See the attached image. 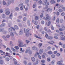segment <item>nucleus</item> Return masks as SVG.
Here are the masks:
<instances>
[{
    "label": "nucleus",
    "instance_id": "a878e982",
    "mask_svg": "<svg viewBox=\"0 0 65 65\" xmlns=\"http://www.w3.org/2000/svg\"><path fill=\"white\" fill-rule=\"evenodd\" d=\"M35 37H36V38H38V39H42L41 38L37 36H35Z\"/></svg>",
    "mask_w": 65,
    "mask_h": 65
},
{
    "label": "nucleus",
    "instance_id": "79ce46f5",
    "mask_svg": "<svg viewBox=\"0 0 65 65\" xmlns=\"http://www.w3.org/2000/svg\"><path fill=\"white\" fill-rule=\"evenodd\" d=\"M51 25V21H49L48 22V23L47 26H49Z\"/></svg>",
    "mask_w": 65,
    "mask_h": 65
},
{
    "label": "nucleus",
    "instance_id": "a18cd8bd",
    "mask_svg": "<svg viewBox=\"0 0 65 65\" xmlns=\"http://www.w3.org/2000/svg\"><path fill=\"white\" fill-rule=\"evenodd\" d=\"M7 32L6 31V30H5L4 31H3V33L4 34H6Z\"/></svg>",
    "mask_w": 65,
    "mask_h": 65
},
{
    "label": "nucleus",
    "instance_id": "ddd939ff",
    "mask_svg": "<svg viewBox=\"0 0 65 65\" xmlns=\"http://www.w3.org/2000/svg\"><path fill=\"white\" fill-rule=\"evenodd\" d=\"M14 28L16 30H18L19 29V27L17 25H15L14 26Z\"/></svg>",
    "mask_w": 65,
    "mask_h": 65
},
{
    "label": "nucleus",
    "instance_id": "393cba45",
    "mask_svg": "<svg viewBox=\"0 0 65 65\" xmlns=\"http://www.w3.org/2000/svg\"><path fill=\"white\" fill-rule=\"evenodd\" d=\"M3 64V61L2 60L0 61V64L2 65Z\"/></svg>",
    "mask_w": 65,
    "mask_h": 65
},
{
    "label": "nucleus",
    "instance_id": "1a4fd4ad",
    "mask_svg": "<svg viewBox=\"0 0 65 65\" xmlns=\"http://www.w3.org/2000/svg\"><path fill=\"white\" fill-rule=\"evenodd\" d=\"M11 3V1H9L7 3L6 6H9Z\"/></svg>",
    "mask_w": 65,
    "mask_h": 65
},
{
    "label": "nucleus",
    "instance_id": "2eb2a0df",
    "mask_svg": "<svg viewBox=\"0 0 65 65\" xmlns=\"http://www.w3.org/2000/svg\"><path fill=\"white\" fill-rule=\"evenodd\" d=\"M32 49L33 50H34L35 51L36 50H37V48L35 46L33 47L32 48Z\"/></svg>",
    "mask_w": 65,
    "mask_h": 65
},
{
    "label": "nucleus",
    "instance_id": "49530a36",
    "mask_svg": "<svg viewBox=\"0 0 65 65\" xmlns=\"http://www.w3.org/2000/svg\"><path fill=\"white\" fill-rule=\"evenodd\" d=\"M61 63V61H58L57 62V64H59Z\"/></svg>",
    "mask_w": 65,
    "mask_h": 65
},
{
    "label": "nucleus",
    "instance_id": "58836bf2",
    "mask_svg": "<svg viewBox=\"0 0 65 65\" xmlns=\"http://www.w3.org/2000/svg\"><path fill=\"white\" fill-rule=\"evenodd\" d=\"M41 24H42V25H43V24H44V21L43 20H42L41 21Z\"/></svg>",
    "mask_w": 65,
    "mask_h": 65
},
{
    "label": "nucleus",
    "instance_id": "c9c22d12",
    "mask_svg": "<svg viewBox=\"0 0 65 65\" xmlns=\"http://www.w3.org/2000/svg\"><path fill=\"white\" fill-rule=\"evenodd\" d=\"M35 20H37L38 19V16H36L35 17Z\"/></svg>",
    "mask_w": 65,
    "mask_h": 65
},
{
    "label": "nucleus",
    "instance_id": "9d476101",
    "mask_svg": "<svg viewBox=\"0 0 65 65\" xmlns=\"http://www.w3.org/2000/svg\"><path fill=\"white\" fill-rule=\"evenodd\" d=\"M5 26V24L4 23H3L0 25L1 27H3Z\"/></svg>",
    "mask_w": 65,
    "mask_h": 65
},
{
    "label": "nucleus",
    "instance_id": "c85d7f7f",
    "mask_svg": "<svg viewBox=\"0 0 65 65\" xmlns=\"http://www.w3.org/2000/svg\"><path fill=\"white\" fill-rule=\"evenodd\" d=\"M47 32L49 34H50V33H52V31H51V30L50 29H49L48 30Z\"/></svg>",
    "mask_w": 65,
    "mask_h": 65
},
{
    "label": "nucleus",
    "instance_id": "5701e85b",
    "mask_svg": "<svg viewBox=\"0 0 65 65\" xmlns=\"http://www.w3.org/2000/svg\"><path fill=\"white\" fill-rule=\"evenodd\" d=\"M4 28H0V32H2L4 31Z\"/></svg>",
    "mask_w": 65,
    "mask_h": 65
},
{
    "label": "nucleus",
    "instance_id": "f3484780",
    "mask_svg": "<svg viewBox=\"0 0 65 65\" xmlns=\"http://www.w3.org/2000/svg\"><path fill=\"white\" fill-rule=\"evenodd\" d=\"M31 59L32 62H34V61H35V59L34 57H31Z\"/></svg>",
    "mask_w": 65,
    "mask_h": 65
},
{
    "label": "nucleus",
    "instance_id": "09e8293b",
    "mask_svg": "<svg viewBox=\"0 0 65 65\" xmlns=\"http://www.w3.org/2000/svg\"><path fill=\"white\" fill-rule=\"evenodd\" d=\"M23 20L24 21H25L27 20V18L26 17H24L23 19Z\"/></svg>",
    "mask_w": 65,
    "mask_h": 65
},
{
    "label": "nucleus",
    "instance_id": "cd10ccee",
    "mask_svg": "<svg viewBox=\"0 0 65 65\" xmlns=\"http://www.w3.org/2000/svg\"><path fill=\"white\" fill-rule=\"evenodd\" d=\"M48 53L50 55H52L53 54V52L52 51H49L48 52Z\"/></svg>",
    "mask_w": 65,
    "mask_h": 65
},
{
    "label": "nucleus",
    "instance_id": "774afa93",
    "mask_svg": "<svg viewBox=\"0 0 65 65\" xmlns=\"http://www.w3.org/2000/svg\"><path fill=\"white\" fill-rule=\"evenodd\" d=\"M59 15V12L58 11L56 12V15Z\"/></svg>",
    "mask_w": 65,
    "mask_h": 65
},
{
    "label": "nucleus",
    "instance_id": "a211bd4d",
    "mask_svg": "<svg viewBox=\"0 0 65 65\" xmlns=\"http://www.w3.org/2000/svg\"><path fill=\"white\" fill-rule=\"evenodd\" d=\"M14 48H15L16 50H19V46H14Z\"/></svg>",
    "mask_w": 65,
    "mask_h": 65
},
{
    "label": "nucleus",
    "instance_id": "13d9d810",
    "mask_svg": "<svg viewBox=\"0 0 65 65\" xmlns=\"http://www.w3.org/2000/svg\"><path fill=\"white\" fill-rule=\"evenodd\" d=\"M59 45H62V44L61 42H59Z\"/></svg>",
    "mask_w": 65,
    "mask_h": 65
},
{
    "label": "nucleus",
    "instance_id": "680f3d73",
    "mask_svg": "<svg viewBox=\"0 0 65 65\" xmlns=\"http://www.w3.org/2000/svg\"><path fill=\"white\" fill-rule=\"evenodd\" d=\"M9 31L10 32H11L12 31V29L11 28H9Z\"/></svg>",
    "mask_w": 65,
    "mask_h": 65
},
{
    "label": "nucleus",
    "instance_id": "a19ab883",
    "mask_svg": "<svg viewBox=\"0 0 65 65\" xmlns=\"http://www.w3.org/2000/svg\"><path fill=\"white\" fill-rule=\"evenodd\" d=\"M45 60L44 59L42 60H41V62L42 63H45Z\"/></svg>",
    "mask_w": 65,
    "mask_h": 65
},
{
    "label": "nucleus",
    "instance_id": "6ab92c4d",
    "mask_svg": "<svg viewBox=\"0 0 65 65\" xmlns=\"http://www.w3.org/2000/svg\"><path fill=\"white\" fill-rule=\"evenodd\" d=\"M5 59V60H6L7 61H9V60H10L9 58L8 57H7Z\"/></svg>",
    "mask_w": 65,
    "mask_h": 65
},
{
    "label": "nucleus",
    "instance_id": "603ef678",
    "mask_svg": "<svg viewBox=\"0 0 65 65\" xmlns=\"http://www.w3.org/2000/svg\"><path fill=\"white\" fill-rule=\"evenodd\" d=\"M51 46H48V47H47V50H50V49H51Z\"/></svg>",
    "mask_w": 65,
    "mask_h": 65
},
{
    "label": "nucleus",
    "instance_id": "412c9836",
    "mask_svg": "<svg viewBox=\"0 0 65 65\" xmlns=\"http://www.w3.org/2000/svg\"><path fill=\"white\" fill-rule=\"evenodd\" d=\"M12 13H11L9 15V18L10 19H12Z\"/></svg>",
    "mask_w": 65,
    "mask_h": 65
},
{
    "label": "nucleus",
    "instance_id": "c756f323",
    "mask_svg": "<svg viewBox=\"0 0 65 65\" xmlns=\"http://www.w3.org/2000/svg\"><path fill=\"white\" fill-rule=\"evenodd\" d=\"M51 58L50 57H48L47 58V61H48V62H50L51 61Z\"/></svg>",
    "mask_w": 65,
    "mask_h": 65
},
{
    "label": "nucleus",
    "instance_id": "4468645a",
    "mask_svg": "<svg viewBox=\"0 0 65 65\" xmlns=\"http://www.w3.org/2000/svg\"><path fill=\"white\" fill-rule=\"evenodd\" d=\"M43 49H40L39 51V54H42L43 53Z\"/></svg>",
    "mask_w": 65,
    "mask_h": 65
},
{
    "label": "nucleus",
    "instance_id": "b1692460",
    "mask_svg": "<svg viewBox=\"0 0 65 65\" xmlns=\"http://www.w3.org/2000/svg\"><path fill=\"white\" fill-rule=\"evenodd\" d=\"M55 1H54L53 0H52L51 1V3H52V4H53L54 3H55Z\"/></svg>",
    "mask_w": 65,
    "mask_h": 65
},
{
    "label": "nucleus",
    "instance_id": "6e6552de",
    "mask_svg": "<svg viewBox=\"0 0 65 65\" xmlns=\"http://www.w3.org/2000/svg\"><path fill=\"white\" fill-rule=\"evenodd\" d=\"M10 35L12 37L14 35V32H11L10 33Z\"/></svg>",
    "mask_w": 65,
    "mask_h": 65
},
{
    "label": "nucleus",
    "instance_id": "ea45409f",
    "mask_svg": "<svg viewBox=\"0 0 65 65\" xmlns=\"http://www.w3.org/2000/svg\"><path fill=\"white\" fill-rule=\"evenodd\" d=\"M3 5H6V2H5V1H3Z\"/></svg>",
    "mask_w": 65,
    "mask_h": 65
},
{
    "label": "nucleus",
    "instance_id": "69168bd1",
    "mask_svg": "<svg viewBox=\"0 0 65 65\" xmlns=\"http://www.w3.org/2000/svg\"><path fill=\"white\" fill-rule=\"evenodd\" d=\"M0 12L1 13H2V12H3V11L2 10V9H0Z\"/></svg>",
    "mask_w": 65,
    "mask_h": 65
},
{
    "label": "nucleus",
    "instance_id": "f8f14e48",
    "mask_svg": "<svg viewBox=\"0 0 65 65\" xmlns=\"http://www.w3.org/2000/svg\"><path fill=\"white\" fill-rule=\"evenodd\" d=\"M53 39V38L52 37V36H48V39Z\"/></svg>",
    "mask_w": 65,
    "mask_h": 65
},
{
    "label": "nucleus",
    "instance_id": "5fc2aeb1",
    "mask_svg": "<svg viewBox=\"0 0 65 65\" xmlns=\"http://www.w3.org/2000/svg\"><path fill=\"white\" fill-rule=\"evenodd\" d=\"M9 53H10V54H12V51H11V50H10V49H9Z\"/></svg>",
    "mask_w": 65,
    "mask_h": 65
},
{
    "label": "nucleus",
    "instance_id": "0eeeda50",
    "mask_svg": "<svg viewBox=\"0 0 65 65\" xmlns=\"http://www.w3.org/2000/svg\"><path fill=\"white\" fill-rule=\"evenodd\" d=\"M23 33V30L20 29L19 32V34L20 35H22Z\"/></svg>",
    "mask_w": 65,
    "mask_h": 65
},
{
    "label": "nucleus",
    "instance_id": "de8ad7c7",
    "mask_svg": "<svg viewBox=\"0 0 65 65\" xmlns=\"http://www.w3.org/2000/svg\"><path fill=\"white\" fill-rule=\"evenodd\" d=\"M54 38L56 39H58V37L56 36H54Z\"/></svg>",
    "mask_w": 65,
    "mask_h": 65
},
{
    "label": "nucleus",
    "instance_id": "8fccbe9b",
    "mask_svg": "<svg viewBox=\"0 0 65 65\" xmlns=\"http://www.w3.org/2000/svg\"><path fill=\"white\" fill-rule=\"evenodd\" d=\"M41 14H42L40 15V18H42L43 17V14L42 13Z\"/></svg>",
    "mask_w": 65,
    "mask_h": 65
},
{
    "label": "nucleus",
    "instance_id": "39448f33",
    "mask_svg": "<svg viewBox=\"0 0 65 65\" xmlns=\"http://www.w3.org/2000/svg\"><path fill=\"white\" fill-rule=\"evenodd\" d=\"M51 16L48 15H47L46 17V21H47V20H48V21H50V20H51Z\"/></svg>",
    "mask_w": 65,
    "mask_h": 65
},
{
    "label": "nucleus",
    "instance_id": "6e6d98bb",
    "mask_svg": "<svg viewBox=\"0 0 65 65\" xmlns=\"http://www.w3.org/2000/svg\"><path fill=\"white\" fill-rule=\"evenodd\" d=\"M24 63L25 65H26V64H27V61L25 60L24 61Z\"/></svg>",
    "mask_w": 65,
    "mask_h": 65
},
{
    "label": "nucleus",
    "instance_id": "aec40b11",
    "mask_svg": "<svg viewBox=\"0 0 65 65\" xmlns=\"http://www.w3.org/2000/svg\"><path fill=\"white\" fill-rule=\"evenodd\" d=\"M2 17L3 18H5V17H6L5 15L4 14H2Z\"/></svg>",
    "mask_w": 65,
    "mask_h": 65
},
{
    "label": "nucleus",
    "instance_id": "2f4dec72",
    "mask_svg": "<svg viewBox=\"0 0 65 65\" xmlns=\"http://www.w3.org/2000/svg\"><path fill=\"white\" fill-rule=\"evenodd\" d=\"M30 42V41L28 40H26V42L27 44H28Z\"/></svg>",
    "mask_w": 65,
    "mask_h": 65
},
{
    "label": "nucleus",
    "instance_id": "0e129e2a",
    "mask_svg": "<svg viewBox=\"0 0 65 65\" xmlns=\"http://www.w3.org/2000/svg\"><path fill=\"white\" fill-rule=\"evenodd\" d=\"M39 28V25H38L37 26V29H38Z\"/></svg>",
    "mask_w": 65,
    "mask_h": 65
},
{
    "label": "nucleus",
    "instance_id": "423d86ee",
    "mask_svg": "<svg viewBox=\"0 0 65 65\" xmlns=\"http://www.w3.org/2000/svg\"><path fill=\"white\" fill-rule=\"evenodd\" d=\"M60 37L61 38V40H65V37L64 35H61V36Z\"/></svg>",
    "mask_w": 65,
    "mask_h": 65
},
{
    "label": "nucleus",
    "instance_id": "e2e57ef3",
    "mask_svg": "<svg viewBox=\"0 0 65 65\" xmlns=\"http://www.w3.org/2000/svg\"><path fill=\"white\" fill-rule=\"evenodd\" d=\"M23 6V5L22 4H20L18 5V7H20V6Z\"/></svg>",
    "mask_w": 65,
    "mask_h": 65
},
{
    "label": "nucleus",
    "instance_id": "f03ea898",
    "mask_svg": "<svg viewBox=\"0 0 65 65\" xmlns=\"http://www.w3.org/2000/svg\"><path fill=\"white\" fill-rule=\"evenodd\" d=\"M24 31L25 32L26 36H29L30 35V33H29V30L28 29H26V31H25V29Z\"/></svg>",
    "mask_w": 65,
    "mask_h": 65
},
{
    "label": "nucleus",
    "instance_id": "338daca9",
    "mask_svg": "<svg viewBox=\"0 0 65 65\" xmlns=\"http://www.w3.org/2000/svg\"><path fill=\"white\" fill-rule=\"evenodd\" d=\"M3 39H5V38H6V36H3Z\"/></svg>",
    "mask_w": 65,
    "mask_h": 65
},
{
    "label": "nucleus",
    "instance_id": "f704fd0d",
    "mask_svg": "<svg viewBox=\"0 0 65 65\" xmlns=\"http://www.w3.org/2000/svg\"><path fill=\"white\" fill-rule=\"evenodd\" d=\"M38 3L39 4H42V1L41 0H40L38 2Z\"/></svg>",
    "mask_w": 65,
    "mask_h": 65
},
{
    "label": "nucleus",
    "instance_id": "4be33fe9",
    "mask_svg": "<svg viewBox=\"0 0 65 65\" xmlns=\"http://www.w3.org/2000/svg\"><path fill=\"white\" fill-rule=\"evenodd\" d=\"M34 23L35 25H37V24H38V22L37 21H35L34 22Z\"/></svg>",
    "mask_w": 65,
    "mask_h": 65
},
{
    "label": "nucleus",
    "instance_id": "4c0bfd02",
    "mask_svg": "<svg viewBox=\"0 0 65 65\" xmlns=\"http://www.w3.org/2000/svg\"><path fill=\"white\" fill-rule=\"evenodd\" d=\"M56 22L57 24H59V18H58L56 20Z\"/></svg>",
    "mask_w": 65,
    "mask_h": 65
},
{
    "label": "nucleus",
    "instance_id": "72a5a7b5",
    "mask_svg": "<svg viewBox=\"0 0 65 65\" xmlns=\"http://www.w3.org/2000/svg\"><path fill=\"white\" fill-rule=\"evenodd\" d=\"M11 50L13 51L14 52H15V50L14 48H12V47H11Z\"/></svg>",
    "mask_w": 65,
    "mask_h": 65
},
{
    "label": "nucleus",
    "instance_id": "7c9ffc66",
    "mask_svg": "<svg viewBox=\"0 0 65 65\" xmlns=\"http://www.w3.org/2000/svg\"><path fill=\"white\" fill-rule=\"evenodd\" d=\"M15 10L16 11H19V8L18 7H16L15 8Z\"/></svg>",
    "mask_w": 65,
    "mask_h": 65
},
{
    "label": "nucleus",
    "instance_id": "f257e3e1",
    "mask_svg": "<svg viewBox=\"0 0 65 65\" xmlns=\"http://www.w3.org/2000/svg\"><path fill=\"white\" fill-rule=\"evenodd\" d=\"M18 43H19V47H26L27 46V44H25L23 46V43L22 41L19 40L18 41Z\"/></svg>",
    "mask_w": 65,
    "mask_h": 65
},
{
    "label": "nucleus",
    "instance_id": "bb28decb",
    "mask_svg": "<svg viewBox=\"0 0 65 65\" xmlns=\"http://www.w3.org/2000/svg\"><path fill=\"white\" fill-rule=\"evenodd\" d=\"M42 43H40L39 44V47H41L42 46Z\"/></svg>",
    "mask_w": 65,
    "mask_h": 65
},
{
    "label": "nucleus",
    "instance_id": "dca6fc26",
    "mask_svg": "<svg viewBox=\"0 0 65 65\" xmlns=\"http://www.w3.org/2000/svg\"><path fill=\"white\" fill-rule=\"evenodd\" d=\"M30 49L29 48H28L25 51V53H27L28 52V51H30Z\"/></svg>",
    "mask_w": 65,
    "mask_h": 65
},
{
    "label": "nucleus",
    "instance_id": "37998d69",
    "mask_svg": "<svg viewBox=\"0 0 65 65\" xmlns=\"http://www.w3.org/2000/svg\"><path fill=\"white\" fill-rule=\"evenodd\" d=\"M51 28L52 30H54L55 28H54V26H52L51 27Z\"/></svg>",
    "mask_w": 65,
    "mask_h": 65
},
{
    "label": "nucleus",
    "instance_id": "473e14b6",
    "mask_svg": "<svg viewBox=\"0 0 65 65\" xmlns=\"http://www.w3.org/2000/svg\"><path fill=\"white\" fill-rule=\"evenodd\" d=\"M29 1L28 0H26L25 1V3L26 4H28L29 3Z\"/></svg>",
    "mask_w": 65,
    "mask_h": 65
},
{
    "label": "nucleus",
    "instance_id": "e433bc0d",
    "mask_svg": "<svg viewBox=\"0 0 65 65\" xmlns=\"http://www.w3.org/2000/svg\"><path fill=\"white\" fill-rule=\"evenodd\" d=\"M51 57L52 58H54L55 57V55L54 54H52L51 56Z\"/></svg>",
    "mask_w": 65,
    "mask_h": 65
},
{
    "label": "nucleus",
    "instance_id": "7ed1b4c3",
    "mask_svg": "<svg viewBox=\"0 0 65 65\" xmlns=\"http://www.w3.org/2000/svg\"><path fill=\"white\" fill-rule=\"evenodd\" d=\"M5 14L6 15H8L10 13V11H9V9H7L5 11Z\"/></svg>",
    "mask_w": 65,
    "mask_h": 65
},
{
    "label": "nucleus",
    "instance_id": "052dcab7",
    "mask_svg": "<svg viewBox=\"0 0 65 65\" xmlns=\"http://www.w3.org/2000/svg\"><path fill=\"white\" fill-rule=\"evenodd\" d=\"M29 55H31V54H32V51H29Z\"/></svg>",
    "mask_w": 65,
    "mask_h": 65
},
{
    "label": "nucleus",
    "instance_id": "bf43d9fd",
    "mask_svg": "<svg viewBox=\"0 0 65 65\" xmlns=\"http://www.w3.org/2000/svg\"><path fill=\"white\" fill-rule=\"evenodd\" d=\"M36 5H35V4H34L33 5V6H32V7L33 8H35L36 7Z\"/></svg>",
    "mask_w": 65,
    "mask_h": 65
},
{
    "label": "nucleus",
    "instance_id": "864d4df0",
    "mask_svg": "<svg viewBox=\"0 0 65 65\" xmlns=\"http://www.w3.org/2000/svg\"><path fill=\"white\" fill-rule=\"evenodd\" d=\"M25 9L26 11H27V10H28V8L27 7H26Z\"/></svg>",
    "mask_w": 65,
    "mask_h": 65
},
{
    "label": "nucleus",
    "instance_id": "c03bdc74",
    "mask_svg": "<svg viewBox=\"0 0 65 65\" xmlns=\"http://www.w3.org/2000/svg\"><path fill=\"white\" fill-rule=\"evenodd\" d=\"M61 15L62 16H64V15H65V13L64 12H62L61 13Z\"/></svg>",
    "mask_w": 65,
    "mask_h": 65
},
{
    "label": "nucleus",
    "instance_id": "4d7b16f0",
    "mask_svg": "<svg viewBox=\"0 0 65 65\" xmlns=\"http://www.w3.org/2000/svg\"><path fill=\"white\" fill-rule=\"evenodd\" d=\"M20 10H22L23 9V6H21L20 8Z\"/></svg>",
    "mask_w": 65,
    "mask_h": 65
},
{
    "label": "nucleus",
    "instance_id": "9b49d317",
    "mask_svg": "<svg viewBox=\"0 0 65 65\" xmlns=\"http://www.w3.org/2000/svg\"><path fill=\"white\" fill-rule=\"evenodd\" d=\"M27 22L28 26H30L31 25V22L30 20H28Z\"/></svg>",
    "mask_w": 65,
    "mask_h": 65
},
{
    "label": "nucleus",
    "instance_id": "20e7f679",
    "mask_svg": "<svg viewBox=\"0 0 65 65\" xmlns=\"http://www.w3.org/2000/svg\"><path fill=\"white\" fill-rule=\"evenodd\" d=\"M44 3H45V6H48L50 4V3L48 2H47V0H45L43 1Z\"/></svg>",
    "mask_w": 65,
    "mask_h": 65
},
{
    "label": "nucleus",
    "instance_id": "3c124183",
    "mask_svg": "<svg viewBox=\"0 0 65 65\" xmlns=\"http://www.w3.org/2000/svg\"><path fill=\"white\" fill-rule=\"evenodd\" d=\"M22 17L21 15H20L19 17V19H21L22 18Z\"/></svg>",
    "mask_w": 65,
    "mask_h": 65
}]
</instances>
